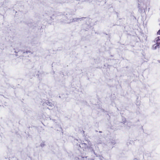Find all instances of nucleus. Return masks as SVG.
<instances>
[{
	"label": "nucleus",
	"instance_id": "1",
	"mask_svg": "<svg viewBox=\"0 0 160 160\" xmlns=\"http://www.w3.org/2000/svg\"><path fill=\"white\" fill-rule=\"evenodd\" d=\"M28 53L32 54V53L30 50H27L25 52L24 51L23 52V55H25L26 54H28Z\"/></svg>",
	"mask_w": 160,
	"mask_h": 160
},
{
	"label": "nucleus",
	"instance_id": "2",
	"mask_svg": "<svg viewBox=\"0 0 160 160\" xmlns=\"http://www.w3.org/2000/svg\"><path fill=\"white\" fill-rule=\"evenodd\" d=\"M82 144H84V145H87V144H86V143H82Z\"/></svg>",
	"mask_w": 160,
	"mask_h": 160
}]
</instances>
